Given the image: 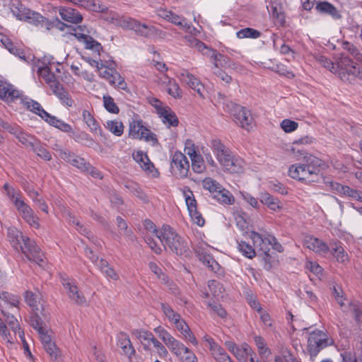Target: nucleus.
<instances>
[{"mask_svg":"<svg viewBox=\"0 0 362 362\" xmlns=\"http://www.w3.org/2000/svg\"><path fill=\"white\" fill-rule=\"evenodd\" d=\"M83 119L84 122L89 127L90 130L95 134L102 135V129H100L98 122L95 120L93 116L90 114V112L86 110L83 111Z\"/></svg>","mask_w":362,"mask_h":362,"instance_id":"38","label":"nucleus"},{"mask_svg":"<svg viewBox=\"0 0 362 362\" xmlns=\"http://www.w3.org/2000/svg\"><path fill=\"white\" fill-rule=\"evenodd\" d=\"M358 64L348 55L341 54L336 59L334 74L344 82L352 83L356 79Z\"/></svg>","mask_w":362,"mask_h":362,"instance_id":"3","label":"nucleus"},{"mask_svg":"<svg viewBox=\"0 0 362 362\" xmlns=\"http://www.w3.org/2000/svg\"><path fill=\"white\" fill-rule=\"evenodd\" d=\"M259 200L262 204L267 205L272 211H276L281 209L280 201L268 192H261L259 194Z\"/></svg>","mask_w":362,"mask_h":362,"instance_id":"34","label":"nucleus"},{"mask_svg":"<svg viewBox=\"0 0 362 362\" xmlns=\"http://www.w3.org/2000/svg\"><path fill=\"white\" fill-rule=\"evenodd\" d=\"M52 66L53 65L49 63L48 65L38 66L37 68L38 75L44 79L50 88H52V85L54 86L59 83L56 76L52 72Z\"/></svg>","mask_w":362,"mask_h":362,"instance_id":"24","label":"nucleus"},{"mask_svg":"<svg viewBox=\"0 0 362 362\" xmlns=\"http://www.w3.org/2000/svg\"><path fill=\"white\" fill-rule=\"evenodd\" d=\"M233 355L240 362H247V359L250 361L251 357H253V352L249 345L243 344L238 346Z\"/></svg>","mask_w":362,"mask_h":362,"instance_id":"43","label":"nucleus"},{"mask_svg":"<svg viewBox=\"0 0 362 362\" xmlns=\"http://www.w3.org/2000/svg\"><path fill=\"white\" fill-rule=\"evenodd\" d=\"M203 339L206 342L211 354L216 362H233L224 349L217 344L212 337L206 334Z\"/></svg>","mask_w":362,"mask_h":362,"instance_id":"17","label":"nucleus"},{"mask_svg":"<svg viewBox=\"0 0 362 362\" xmlns=\"http://www.w3.org/2000/svg\"><path fill=\"white\" fill-rule=\"evenodd\" d=\"M6 309V308H4L1 310V313L4 317V320L13 330L14 334L16 335H18V331L23 329L21 328L18 321L16 319V317L13 315V314L9 313Z\"/></svg>","mask_w":362,"mask_h":362,"instance_id":"42","label":"nucleus"},{"mask_svg":"<svg viewBox=\"0 0 362 362\" xmlns=\"http://www.w3.org/2000/svg\"><path fill=\"white\" fill-rule=\"evenodd\" d=\"M158 240L163 245L178 256L188 257L190 250L187 241L179 235L173 228L168 225H163Z\"/></svg>","mask_w":362,"mask_h":362,"instance_id":"2","label":"nucleus"},{"mask_svg":"<svg viewBox=\"0 0 362 362\" xmlns=\"http://www.w3.org/2000/svg\"><path fill=\"white\" fill-rule=\"evenodd\" d=\"M132 334L140 341L145 350L150 349L149 346L156 338L151 332L143 329H133Z\"/></svg>","mask_w":362,"mask_h":362,"instance_id":"28","label":"nucleus"},{"mask_svg":"<svg viewBox=\"0 0 362 362\" xmlns=\"http://www.w3.org/2000/svg\"><path fill=\"white\" fill-rule=\"evenodd\" d=\"M24 105L30 111L40 116L44 121L51 126H53L66 133L71 132L72 128L70 124L49 114L37 101L33 100H25Z\"/></svg>","mask_w":362,"mask_h":362,"instance_id":"4","label":"nucleus"},{"mask_svg":"<svg viewBox=\"0 0 362 362\" xmlns=\"http://www.w3.org/2000/svg\"><path fill=\"white\" fill-rule=\"evenodd\" d=\"M76 5L95 12H104L107 10V7L100 0H80Z\"/></svg>","mask_w":362,"mask_h":362,"instance_id":"39","label":"nucleus"},{"mask_svg":"<svg viewBox=\"0 0 362 362\" xmlns=\"http://www.w3.org/2000/svg\"><path fill=\"white\" fill-rule=\"evenodd\" d=\"M178 77L180 81L187 84L192 89L194 90L201 98H204V86L202 84L199 78H196L186 69H182L178 74Z\"/></svg>","mask_w":362,"mask_h":362,"instance_id":"20","label":"nucleus"},{"mask_svg":"<svg viewBox=\"0 0 362 362\" xmlns=\"http://www.w3.org/2000/svg\"><path fill=\"white\" fill-rule=\"evenodd\" d=\"M105 128H107L111 133L117 136H120L122 135L124 132V125L122 122L115 119V120H108L105 124Z\"/></svg>","mask_w":362,"mask_h":362,"instance_id":"47","label":"nucleus"},{"mask_svg":"<svg viewBox=\"0 0 362 362\" xmlns=\"http://www.w3.org/2000/svg\"><path fill=\"white\" fill-rule=\"evenodd\" d=\"M0 127L13 134L26 148L32 149L38 140L33 135L24 132L18 125L10 124L1 119H0Z\"/></svg>","mask_w":362,"mask_h":362,"instance_id":"7","label":"nucleus"},{"mask_svg":"<svg viewBox=\"0 0 362 362\" xmlns=\"http://www.w3.org/2000/svg\"><path fill=\"white\" fill-rule=\"evenodd\" d=\"M132 157L148 176L153 178L158 177L159 171L155 168L146 153L139 150L133 152Z\"/></svg>","mask_w":362,"mask_h":362,"instance_id":"14","label":"nucleus"},{"mask_svg":"<svg viewBox=\"0 0 362 362\" xmlns=\"http://www.w3.org/2000/svg\"><path fill=\"white\" fill-rule=\"evenodd\" d=\"M315 59L316 61L323 67L326 68L331 72L334 73L336 66V62H332L330 59L322 55H318L315 57Z\"/></svg>","mask_w":362,"mask_h":362,"instance_id":"60","label":"nucleus"},{"mask_svg":"<svg viewBox=\"0 0 362 362\" xmlns=\"http://www.w3.org/2000/svg\"><path fill=\"white\" fill-rule=\"evenodd\" d=\"M117 346H119L123 353L129 357L135 354V350L130 341L129 336L124 332H120L117 336Z\"/></svg>","mask_w":362,"mask_h":362,"instance_id":"30","label":"nucleus"},{"mask_svg":"<svg viewBox=\"0 0 362 362\" xmlns=\"http://www.w3.org/2000/svg\"><path fill=\"white\" fill-rule=\"evenodd\" d=\"M315 10L317 13L328 15L334 19H339L341 17L337 8L328 1L316 2Z\"/></svg>","mask_w":362,"mask_h":362,"instance_id":"26","label":"nucleus"},{"mask_svg":"<svg viewBox=\"0 0 362 362\" xmlns=\"http://www.w3.org/2000/svg\"><path fill=\"white\" fill-rule=\"evenodd\" d=\"M24 298L25 301L32 308L33 311L43 309L42 305L39 301L38 296L34 294L32 291H26L24 294Z\"/></svg>","mask_w":362,"mask_h":362,"instance_id":"44","label":"nucleus"},{"mask_svg":"<svg viewBox=\"0 0 362 362\" xmlns=\"http://www.w3.org/2000/svg\"><path fill=\"white\" fill-rule=\"evenodd\" d=\"M234 122L242 128L249 131L252 128V117L250 111L241 105L230 103L227 105Z\"/></svg>","mask_w":362,"mask_h":362,"instance_id":"8","label":"nucleus"},{"mask_svg":"<svg viewBox=\"0 0 362 362\" xmlns=\"http://www.w3.org/2000/svg\"><path fill=\"white\" fill-rule=\"evenodd\" d=\"M59 13L61 18L67 22L78 24L83 20L82 15L76 9L69 7H60Z\"/></svg>","mask_w":362,"mask_h":362,"instance_id":"25","label":"nucleus"},{"mask_svg":"<svg viewBox=\"0 0 362 362\" xmlns=\"http://www.w3.org/2000/svg\"><path fill=\"white\" fill-rule=\"evenodd\" d=\"M11 13L18 20L28 22L35 26H46L48 28V21L37 12L25 8L21 4H13L11 8Z\"/></svg>","mask_w":362,"mask_h":362,"instance_id":"5","label":"nucleus"},{"mask_svg":"<svg viewBox=\"0 0 362 362\" xmlns=\"http://www.w3.org/2000/svg\"><path fill=\"white\" fill-rule=\"evenodd\" d=\"M181 362H198V358L192 351L186 347L183 353L177 356Z\"/></svg>","mask_w":362,"mask_h":362,"instance_id":"58","label":"nucleus"},{"mask_svg":"<svg viewBox=\"0 0 362 362\" xmlns=\"http://www.w3.org/2000/svg\"><path fill=\"white\" fill-rule=\"evenodd\" d=\"M170 170L172 174L177 178H186L189 172V163L183 153L175 152L171 156Z\"/></svg>","mask_w":362,"mask_h":362,"instance_id":"10","label":"nucleus"},{"mask_svg":"<svg viewBox=\"0 0 362 362\" xmlns=\"http://www.w3.org/2000/svg\"><path fill=\"white\" fill-rule=\"evenodd\" d=\"M329 247L332 254L338 262L346 263L349 262V255L340 242L332 241L329 244Z\"/></svg>","mask_w":362,"mask_h":362,"instance_id":"29","label":"nucleus"},{"mask_svg":"<svg viewBox=\"0 0 362 362\" xmlns=\"http://www.w3.org/2000/svg\"><path fill=\"white\" fill-rule=\"evenodd\" d=\"M236 36L239 39L243 38H252V39H257L261 36V33L257 30L251 28H245L240 30L236 33Z\"/></svg>","mask_w":362,"mask_h":362,"instance_id":"51","label":"nucleus"},{"mask_svg":"<svg viewBox=\"0 0 362 362\" xmlns=\"http://www.w3.org/2000/svg\"><path fill=\"white\" fill-rule=\"evenodd\" d=\"M199 259L206 266L211 269L212 272L218 274H222V269L219 264L214 259L212 256L206 253H199Z\"/></svg>","mask_w":362,"mask_h":362,"instance_id":"36","label":"nucleus"},{"mask_svg":"<svg viewBox=\"0 0 362 362\" xmlns=\"http://www.w3.org/2000/svg\"><path fill=\"white\" fill-rule=\"evenodd\" d=\"M249 237L252 239L255 247L265 256H269L270 247L273 245V242L276 241L275 237L269 235L263 238L259 233L255 231L250 232Z\"/></svg>","mask_w":362,"mask_h":362,"instance_id":"15","label":"nucleus"},{"mask_svg":"<svg viewBox=\"0 0 362 362\" xmlns=\"http://www.w3.org/2000/svg\"><path fill=\"white\" fill-rule=\"evenodd\" d=\"M209 146L219 163L226 157H228L230 153L229 148H227L218 139H212L210 141Z\"/></svg>","mask_w":362,"mask_h":362,"instance_id":"23","label":"nucleus"},{"mask_svg":"<svg viewBox=\"0 0 362 362\" xmlns=\"http://www.w3.org/2000/svg\"><path fill=\"white\" fill-rule=\"evenodd\" d=\"M7 233L13 247L16 250H21L29 260L38 264L43 261V254L34 240L24 236L22 232L16 228H9Z\"/></svg>","mask_w":362,"mask_h":362,"instance_id":"1","label":"nucleus"},{"mask_svg":"<svg viewBox=\"0 0 362 362\" xmlns=\"http://www.w3.org/2000/svg\"><path fill=\"white\" fill-rule=\"evenodd\" d=\"M42 310L43 309L33 310V313L30 317V325L37 332H42V329L45 328L44 327V322L40 316V315H42Z\"/></svg>","mask_w":362,"mask_h":362,"instance_id":"48","label":"nucleus"},{"mask_svg":"<svg viewBox=\"0 0 362 362\" xmlns=\"http://www.w3.org/2000/svg\"><path fill=\"white\" fill-rule=\"evenodd\" d=\"M302 164V180L308 182L316 181L320 172V168L323 164L322 160L311 154H306L303 157Z\"/></svg>","mask_w":362,"mask_h":362,"instance_id":"6","label":"nucleus"},{"mask_svg":"<svg viewBox=\"0 0 362 362\" xmlns=\"http://www.w3.org/2000/svg\"><path fill=\"white\" fill-rule=\"evenodd\" d=\"M103 105L107 111L112 114H118L119 109L114 101V99L107 95L103 97Z\"/></svg>","mask_w":362,"mask_h":362,"instance_id":"56","label":"nucleus"},{"mask_svg":"<svg viewBox=\"0 0 362 362\" xmlns=\"http://www.w3.org/2000/svg\"><path fill=\"white\" fill-rule=\"evenodd\" d=\"M173 324L175 325L177 329L183 335L185 339L189 340L192 344L195 346L198 344V341L196 337L192 332L188 325L183 319L180 317L176 322H174Z\"/></svg>","mask_w":362,"mask_h":362,"instance_id":"31","label":"nucleus"},{"mask_svg":"<svg viewBox=\"0 0 362 362\" xmlns=\"http://www.w3.org/2000/svg\"><path fill=\"white\" fill-rule=\"evenodd\" d=\"M159 117L162 122L168 127H176L178 124V119L175 112L170 108L161 109Z\"/></svg>","mask_w":362,"mask_h":362,"instance_id":"37","label":"nucleus"},{"mask_svg":"<svg viewBox=\"0 0 362 362\" xmlns=\"http://www.w3.org/2000/svg\"><path fill=\"white\" fill-rule=\"evenodd\" d=\"M183 195L185 199L186 205L187 206L188 211H192L197 209V204L195 199L194 195L189 188L183 191Z\"/></svg>","mask_w":362,"mask_h":362,"instance_id":"54","label":"nucleus"},{"mask_svg":"<svg viewBox=\"0 0 362 362\" xmlns=\"http://www.w3.org/2000/svg\"><path fill=\"white\" fill-rule=\"evenodd\" d=\"M71 30H72L71 34L74 35L79 42H83L86 49H91L98 53L102 49L100 43L90 36V31L86 25L71 27Z\"/></svg>","mask_w":362,"mask_h":362,"instance_id":"11","label":"nucleus"},{"mask_svg":"<svg viewBox=\"0 0 362 362\" xmlns=\"http://www.w3.org/2000/svg\"><path fill=\"white\" fill-rule=\"evenodd\" d=\"M37 156L42 159L49 161L52 160V155L47 150L45 145L38 139L34 146L31 149Z\"/></svg>","mask_w":362,"mask_h":362,"instance_id":"45","label":"nucleus"},{"mask_svg":"<svg viewBox=\"0 0 362 362\" xmlns=\"http://www.w3.org/2000/svg\"><path fill=\"white\" fill-rule=\"evenodd\" d=\"M219 203L224 204H233L235 198L233 194L223 186L219 189L217 192L213 196Z\"/></svg>","mask_w":362,"mask_h":362,"instance_id":"41","label":"nucleus"},{"mask_svg":"<svg viewBox=\"0 0 362 362\" xmlns=\"http://www.w3.org/2000/svg\"><path fill=\"white\" fill-rule=\"evenodd\" d=\"M3 188L6 192V196L13 202L14 206L24 201L22 192L18 189L14 188L8 183H5Z\"/></svg>","mask_w":362,"mask_h":362,"instance_id":"33","label":"nucleus"},{"mask_svg":"<svg viewBox=\"0 0 362 362\" xmlns=\"http://www.w3.org/2000/svg\"><path fill=\"white\" fill-rule=\"evenodd\" d=\"M153 330L165 344L168 343L173 337L165 328L161 326L156 327Z\"/></svg>","mask_w":362,"mask_h":362,"instance_id":"64","label":"nucleus"},{"mask_svg":"<svg viewBox=\"0 0 362 362\" xmlns=\"http://www.w3.org/2000/svg\"><path fill=\"white\" fill-rule=\"evenodd\" d=\"M165 346L177 357L183 353L184 349L187 347L175 337H173L170 341L165 344Z\"/></svg>","mask_w":362,"mask_h":362,"instance_id":"49","label":"nucleus"},{"mask_svg":"<svg viewBox=\"0 0 362 362\" xmlns=\"http://www.w3.org/2000/svg\"><path fill=\"white\" fill-rule=\"evenodd\" d=\"M192 168L196 173H202L205 171L206 167L204 163V159L200 154H197L194 157H192Z\"/></svg>","mask_w":362,"mask_h":362,"instance_id":"55","label":"nucleus"},{"mask_svg":"<svg viewBox=\"0 0 362 362\" xmlns=\"http://www.w3.org/2000/svg\"><path fill=\"white\" fill-rule=\"evenodd\" d=\"M60 280L66 293L71 300L78 305L86 304V298L79 291L74 279L66 276H61Z\"/></svg>","mask_w":362,"mask_h":362,"instance_id":"12","label":"nucleus"},{"mask_svg":"<svg viewBox=\"0 0 362 362\" xmlns=\"http://www.w3.org/2000/svg\"><path fill=\"white\" fill-rule=\"evenodd\" d=\"M267 8L274 18L284 21V8L281 0H270Z\"/></svg>","mask_w":362,"mask_h":362,"instance_id":"32","label":"nucleus"},{"mask_svg":"<svg viewBox=\"0 0 362 362\" xmlns=\"http://www.w3.org/2000/svg\"><path fill=\"white\" fill-rule=\"evenodd\" d=\"M303 244L308 249L322 256H326L330 251L329 246L325 241L313 235H305Z\"/></svg>","mask_w":362,"mask_h":362,"instance_id":"16","label":"nucleus"},{"mask_svg":"<svg viewBox=\"0 0 362 362\" xmlns=\"http://www.w3.org/2000/svg\"><path fill=\"white\" fill-rule=\"evenodd\" d=\"M158 15L186 31L189 30L191 28L190 24L188 23L184 17L178 16L170 11L160 10Z\"/></svg>","mask_w":362,"mask_h":362,"instance_id":"22","label":"nucleus"},{"mask_svg":"<svg viewBox=\"0 0 362 362\" xmlns=\"http://www.w3.org/2000/svg\"><path fill=\"white\" fill-rule=\"evenodd\" d=\"M110 83L114 85L115 86L121 90L127 89V83L125 82L124 78L122 77L121 75L117 71L115 73V76H113L112 79L110 81Z\"/></svg>","mask_w":362,"mask_h":362,"instance_id":"62","label":"nucleus"},{"mask_svg":"<svg viewBox=\"0 0 362 362\" xmlns=\"http://www.w3.org/2000/svg\"><path fill=\"white\" fill-rule=\"evenodd\" d=\"M168 93L174 98H180L182 96V91L178 84L174 81L169 79L168 85Z\"/></svg>","mask_w":362,"mask_h":362,"instance_id":"59","label":"nucleus"},{"mask_svg":"<svg viewBox=\"0 0 362 362\" xmlns=\"http://www.w3.org/2000/svg\"><path fill=\"white\" fill-rule=\"evenodd\" d=\"M161 310L165 316L171 323L176 322L180 317V315L175 312L169 305L161 303Z\"/></svg>","mask_w":362,"mask_h":362,"instance_id":"52","label":"nucleus"},{"mask_svg":"<svg viewBox=\"0 0 362 362\" xmlns=\"http://www.w3.org/2000/svg\"><path fill=\"white\" fill-rule=\"evenodd\" d=\"M129 134L131 137L146 141H157L155 134L144 127L141 120L134 119L129 123Z\"/></svg>","mask_w":362,"mask_h":362,"instance_id":"13","label":"nucleus"},{"mask_svg":"<svg viewBox=\"0 0 362 362\" xmlns=\"http://www.w3.org/2000/svg\"><path fill=\"white\" fill-rule=\"evenodd\" d=\"M203 187L208 190L213 196L221 189V185L216 180L211 177H206L202 180Z\"/></svg>","mask_w":362,"mask_h":362,"instance_id":"53","label":"nucleus"},{"mask_svg":"<svg viewBox=\"0 0 362 362\" xmlns=\"http://www.w3.org/2000/svg\"><path fill=\"white\" fill-rule=\"evenodd\" d=\"M0 299L12 308H17L20 303V298L18 296L6 291L0 292Z\"/></svg>","mask_w":362,"mask_h":362,"instance_id":"50","label":"nucleus"},{"mask_svg":"<svg viewBox=\"0 0 362 362\" xmlns=\"http://www.w3.org/2000/svg\"><path fill=\"white\" fill-rule=\"evenodd\" d=\"M52 93L62 101L63 104L68 107H71L74 104V100L70 97L69 93L59 83L56 86L52 85L51 88Z\"/></svg>","mask_w":362,"mask_h":362,"instance_id":"35","label":"nucleus"},{"mask_svg":"<svg viewBox=\"0 0 362 362\" xmlns=\"http://www.w3.org/2000/svg\"><path fill=\"white\" fill-rule=\"evenodd\" d=\"M220 164L230 173H240L244 168V160L238 156L232 155L231 153L228 157L221 160Z\"/></svg>","mask_w":362,"mask_h":362,"instance_id":"21","label":"nucleus"},{"mask_svg":"<svg viewBox=\"0 0 362 362\" xmlns=\"http://www.w3.org/2000/svg\"><path fill=\"white\" fill-rule=\"evenodd\" d=\"M153 330L165 344L168 343L173 337L165 328L161 326L156 327Z\"/></svg>","mask_w":362,"mask_h":362,"instance_id":"63","label":"nucleus"},{"mask_svg":"<svg viewBox=\"0 0 362 362\" xmlns=\"http://www.w3.org/2000/svg\"><path fill=\"white\" fill-rule=\"evenodd\" d=\"M119 25L122 28L133 30L137 35L144 37H152L153 25L142 23L138 20L130 18L123 17L119 21Z\"/></svg>","mask_w":362,"mask_h":362,"instance_id":"9","label":"nucleus"},{"mask_svg":"<svg viewBox=\"0 0 362 362\" xmlns=\"http://www.w3.org/2000/svg\"><path fill=\"white\" fill-rule=\"evenodd\" d=\"M315 141L313 136L306 135L300 139H296L292 142L291 151L293 154L300 153L303 154V150L300 147L312 144Z\"/></svg>","mask_w":362,"mask_h":362,"instance_id":"40","label":"nucleus"},{"mask_svg":"<svg viewBox=\"0 0 362 362\" xmlns=\"http://www.w3.org/2000/svg\"><path fill=\"white\" fill-rule=\"evenodd\" d=\"M288 173L293 179L302 180V175H303L302 163L291 165Z\"/></svg>","mask_w":362,"mask_h":362,"instance_id":"57","label":"nucleus"},{"mask_svg":"<svg viewBox=\"0 0 362 362\" xmlns=\"http://www.w3.org/2000/svg\"><path fill=\"white\" fill-rule=\"evenodd\" d=\"M237 243L238 250L245 257L252 259L256 256L255 249L250 243L244 240H238Z\"/></svg>","mask_w":362,"mask_h":362,"instance_id":"46","label":"nucleus"},{"mask_svg":"<svg viewBox=\"0 0 362 362\" xmlns=\"http://www.w3.org/2000/svg\"><path fill=\"white\" fill-rule=\"evenodd\" d=\"M19 91L13 86L0 81V98L6 101L12 102L19 97Z\"/></svg>","mask_w":362,"mask_h":362,"instance_id":"27","label":"nucleus"},{"mask_svg":"<svg viewBox=\"0 0 362 362\" xmlns=\"http://www.w3.org/2000/svg\"><path fill=\"white\" fill-rule=\"evenodd\" d=\"M22 218L31 227L39 228L40 225L39 223V217L35 214L33 209L23 201L21 203L15 206Z\"/></svg>","mask_w":362,"mask_h":362,"instance_id":"18","label":"nucleus"},{"mask_svg":"<svg viewBox=\"0 0 362 362\" xmlns=\"http://www.w3.org/2000/svg\"><path fill=\"white\" fill-rule=\"evenodd\" d=\"M308 349L312 354H317L320 350L327 345V339L322 331L312 332L308 337Z\"/></svg>","mask_w":362,"mask_h":362,"instance_id":"19","label":"nucleus"},{"mask_svg":"<svg viewBox=\"0 0 362 362\" xmlns=\"http://www.w3.org/2000/svg\"><path fill=\"white\" fill-rule=\"evenodd\" d=\"M280 126L286 133H291L298 129V124L295 121L288 119H285L282 120V122L280 124Z\"/></svg>","mask_w":362,"mask_h":362,"instance_id":"61","label":"nucleus"}]
</instances>
